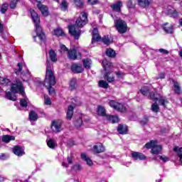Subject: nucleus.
Returning <instances> with one entry per match:
<instances>
[{
    "label": "nucleus",
    "instance_id": "de8ad7c7",
    "mask_svg": "<svg viewBox=\"0 0 182 182\" xmlns=\"http://www.w3.org/2000/svg\"><path fill=\"white\" fill-rule=\"evenodd\" d=\"M115 74L118 79H123L125 76L124 73L121 72V71H118V72L115 73Z\"/></svg>",
    "mask_w": 182,
    "mask_h": 182
},
{
    "label": "nucleus",
    "instance_id": "473e14b6",
    "mask_svg": "<svg viewBox=\"0 0 182 182\" xmlns=\"http://www.w3.org/2000/svg\"><path fill=\"white\" fill-rule=\"evenodd\" d=\"M106 55L109 58H116V51L112 48H108L106 50Z\"/></svg>",
    "mask_w": 182,
    "mask_h": 182
},
{
    "label": "nucleus",
    "instance_id": "338daca9",
    "mask_svg": "<svg viewBox=\"0 0 182 182\" xmlns=\"http://www.w3.org/2000/svg\"><path fill=\"white\" fill-rule=\"evenodd\" d=\"M4 181H5V178L0 176V182H4Z\"/></svg>",
    "mask_w": 182,
    "mask_h": 182
},
{
    "label": "nucleus",
    "instance_id": "4468645a",
    "mask_svg": "<svg viewBox=\"0 0 182 182\" xmlns=\"http://www.w3.org/2000/svg\"><path fill=\"white\" fill-rule=\"evenodd\" d=\"M105 146H103V144H102V143H97L92 147V151L94 153H97V154L103 153L105 151Z\"/></svg>",
    "mask_w": 182,
    "mask_h": 182
},
{
    "label": "nucleus",
    "instance_id": "c85d7f7f",
    "mask_svg": "<svg viewBox=\"0 0 182 182\" xmlns=\"http://www.w3.org/2000/svg\"><path fill=\"white\" fill-rule=\"evenodd\" d=\"M83 66L85 69H90L92 66V60L90 58H85L82 60Z\"/></svg>",
    "mask_w": 182,
    "mask_h": 182
},
{
    "label": "nucleus",
    "instance_id": "f257e3e1",
    "mask_svg": "<svg viewBox=\"0 0 182 182\" xmlns=\"http://www.w3.org/2000/svg\"><path fill=\"white\" fill-rule=\"evenodd\" d=\"M53 69V64L50 61H47L44 86L48 89L50 96H55L56 95L55 88L53 87V86L56 85V80Z\"/></svg>",
    "mask_w": 182,
    "mask_h": 182
},
{
    "label": "nucleus",
    "instance_id": "680f3d73",
    "mask_svg": "<svg viewBox=\"0 0 182 182\" xmlns=\"http://www.w3.org/2000/svg\"><path fill=\"white\" fill-rule=\"evenodd\" d=\"M127 6L129 8H133V1H132V0H129L128 2H127Z\"/></svg>",
    "mask_w": 182,
    "mask_h": 182
},
{
    "label": "nucleus",
    "instance_id": "c9c22d12",
    "mask_svg": "<svg viewBox=\"0 0 182 182\" xmlns=\"http://www.w3.org/2000/svg\"><path fill=\"white\" fill-rule=\"evenodd\" d=\"M102 42L103 43H105V45H110V43H112V42H113V39L110 38L109 37V36H104L102 38Z\"/></svg>",
    "mask_w": 182,
    "mask_h": 182
},
{
    "label": "nucleus",
    "instance_id": "9d476101",
    "mask_svg": "<svg viewBox=\"0 0 182 182\" xmlns=\"http://www.w3.org/2000/svg\"><path fill=\"white\" fill-rule=\"evenodd\" d=\"M110 107H113L115 110H118V112H126V107L122 103H119L117 102H114L113 100L110 101L109 103Z\"/></svg>",
    "mask_w": 182,
    "mask_h": 182
},
{
    "label": "nucleus",
    "instance_id": "0e129e2a",
    "mask_svg": "<svg viewBox=\"0 0 182 182\" xmlns=\"http://www.w3.org/2000/svg\"><path fill=\"white\" fill-rule=\"evenodd\" d=\"M141 124H142V126H144V124H147V119L141 121Z\"/></svg>",
    "mask_w": 182,
    "mask_h": 182
},
{
    "label": "nucleus",
    "instance_id": "79ce46f5",
    "mask_svg": "<svg viewBox=\"0 0 182 182\" xmlns=\"http://www.w3.org/2000/svg\"><path fill=\"white\" fill-rule=\"evenodd\" d=\"M160 107H159V105H157V103H154L151 105V110L152 112H154V113H157V112H159Z\"/></svg>",
    "mask_w": 182,
    "mask_h": 182
},
{
    "label": "nucleus",
    "instance_id": "6e6552de",
    "mask_svg": "<svg viewBox=\"0 0 182 182\" xmlns=\"http://www.w3.org/2000/svg\"><path fill=\"white\" fill-rule=\"evenodd\" d=\"M114 25L119 33H126L127 32V23L119 18L114 21Z\"/></svg>",
    "mask_w": 182,
    "mask_h": 182
},
{
    "label": "nucleus",
    "instance_id": "bf43d9fd",
    "mask_svg": "<svg viewBox=\"0 0 182 182\" xmlns=\"http://www.w3.org/2000/svg\"><path fill=\"white\" fill-rule=\"evenodd\" d=\"M4 23H2V21L0 20V33H4Z\"/></svg>",
    "mask_w": 182,
    "mask_h": 182
},
{
    "label": "nucleus",
    "instance_id": "13d9d810",
    "mask_svg": "<svg viewBox=\"0 0 182 182\" xmlns=\"http://www.w3.org/2000/svg\"><path fill=\"white\" fill-rule=\"evenodd\" d=\"M8 82V79L4 78V77H0V83L1 85H5V83Z\"/></svg>",
    "mask_w": 182,
    "mask_h": 182
},
{
    "label": "nucleus",
    "instance_id": "cd10ccee",
    "mask_svg": "<svg viewBox=\"0 0 182 182\" xmlns=\"http://www.w3.org/2000/svg\"><path fill=\"white\" fill-rule=\"evenodd\" d=\"M73 106L70 105L68 106V110H67V119L68 120H72V117H73Z\"/></svg>",
    "mask_w": 182,
    "mask_h": 182
},
{
    "label": "nucleus",
    "instance_id": "6ab92c4d",
    "mask_svg": "<svg viewBox=\"0 0 182 182\" xmlns=\"http://www.w3.org/2000/svg\"><path fill=\"white\" fill-rule=\"evenodd\" d=\"M164 31L166 33H173L174 28H173V25L166 23L164 24Z\"/></svg>",
    "mask_w": 182,
    "mask_h": 182
},
{
    "label": "nucleus",
    "instance_id": "ea45409f",
    "mask_svg": "<svg viewBox=\"0 0 182 182\" xmlns=\"http://www.w3.org/2000/svg\"><path fill=\"white\" fill-rule=\"evenodd\" d=\"M72 171H80L82 170V166L79 164H76L71 168Z\"/></svg>",
    "mask_w": 182,
    "mask_h": 182
},
{
    "label": "nucleus",
    "instance_id": "412c9836",
    "mask_svg": "<svg viewBox=\"0 0 182 182\" xmlns=\"http://www.w3.org/2000/svg\"><path fill=\"white\" fill-rule=\"evenodd\" d=\"M97 112L99 116H102L106 119V117L107 116V114H106V109L103 106L99 105L97 109Z\"/></svg>",
    "mask_w": 182,
    "mask_h": 182
},
{
    "label": "nucleus",
    "instance_id": "f03ea898",
    "mask_svg": "<svg viewBox=\"0 0 182 182\" xmlns=\"http://www.w3.org/2000/svg\"><path fill=\"white\" fill-rule=\"evenodd\" d=\"M31 15L33 23H35L36 36L33 37L34 42H39L40 45L42 43H46V37L45 36V33L42 31V27L39 25V22L41 19L39 18V16L35 12V10H30Z\"/></svg>",
    "mask_w": 182,
    "mask_h": 182
},
{
    "label": "nucleus",
    "instance_id": "3c124183",
    "mask_svg": "<svg viewBox=\"0 0 182 182\" xmlns=\"http://www.w3.org/2000/svg\"><path fill=\"white\" fill-rule=\"evenodd\" d=\"M20 105L21 107H26V106H28V102L26 101V100L22 99L20 101Z\"/></svg>",
    "mask_w": 182,
    "mask_h": 182
},
{
    "label": "nucleus",
    "instance_id": "4be33fe9",
    "mask_svg": "<svg viewBox=\"0 0 182 182\" xmlns=\"http://www.w3.org/2000/svg\"><path fill=\"white\" fill-rule=\"evenodd\" d=\"M173 151H175V153L179 157V161L181 163L182 165V147L175 146L173 148Z\"/></svg>",
    "mask_w": 182,
    "mask_h": 182
},
{
    "label": "nucleus",
    "instance_id": "9b49d317",
    "mask_svg": "<svg viewBox=\"0 0 182 182\" xmlns=\"http://www.w3.org/2000/svg\"><path fill=\"white\" fill-rule=\"evenodd\" d=\"M36 2H38V4H37V8L41 12L43 16H48L49 15V9H48V6L41 3L42 2V0H36Z\"/></svg>",
    "mask_w": 182,
    "mask_h": 182
},
{
    "label": "nucleus",
    "instance_id": "4c0bfd02",
    "mask_svg": "<svg viewBox=\"0 0 182 182\" xmlns=\"http://www.w3.org/2000/svg\"><path fill=\"white\" fill-rule=\"evenodd\" d=\"M47 144L50 149L56 147V142L53 139H50L47 141Z\"/></svg>",
    "mask_w": 182,
    "mask_h": 182
},
{
    "label": "nucleus",
    "instance_id": "5701e85b",
    "mask_svg": "<svg viewBox=\"0 0 182 182\" xmlns=\"http://www.w3.org/2000/svg\"><path fill=\"white\" fill-rule=\"evenodd\" d=\"M118 133L119 134H127V126L119 124L117 128Z\"/></svg>",
    "mask_w": 182,
    "mask_h": 182
},
{
    "label": "nucleus",
    "instance_id": "603ef678",
    "mask_svg": "<svg viewBox=\"0 0 182 182\" xmlns=\"http://www.w3.org/2000/svg\"><path fill=\"white\" fill-rule=\"evenodd\" d=\"M97 35H99V31L97 30V28H94L92 31L93 39H95Z\"/></svg>",
    "mask_w": 182,
    "mask_h": 182
},
{
    "label": "nucleus",
    "instance_id": "8fccbe9b",
    "mask_svg": "<svg viewBox=\"0 0 182 182\" xmlns=\"http://www.w3.org/2000/svg\"><path fill=\"white\" fill-rule=\"evenodd\" d=\"M51 104H52V102L50 101V98H49V97L45 95L44 96V105H49Z\"/></svg>",
    "mask_w": 182,
    "mask_h": 182
},
{
    "label": "nucleus",
    "instance_id": "7c9ffc66",
    "mask_svg": "<svg viewBox=\"0 0 182 182\" xmlns=\"http://www.w3.org/2000/svg\"><path fill=\"white\" fill-rule=\"evenodd\" d=\"M106 119L109 120V122H111V123H117V122H119V117L113 115H107Z\"/></svg>",
    "mask_w": 182,
    "mask_h": 182
},
{
    "label": "nucleus",
    "instance_id": "c756f323",
    "mask_svg": "<svg viewBox=\"0 0 182 182\" xmlns=\"http://www.w3.org/2000/svg\"><path fill=\"white\" fill-rule=\"evenodd\" d=\"M105 79L107 80L109 83H112V82H114V76L112 73H107L105 74Z\"/></svg>",
    "mask_w": 182,
    "mask_h": 182
},
{
    "label": "nucleus",
    "instance_id": "a878e982",
    "mask_svg": "<svg viewBox=\"0 0 182 182\" xmlns=\"http://www.w3.org/2000/svg\"><path fill=\"white\" fill-rule=\"evenodd\" d=\"M73 163V160L72 159V156H68L66 159H64L62 163V166L68 168L69 164H72Z\"/></svg>",
    "mask_w": 182,
    "mask_h": 182
},
{
    "label": "nucleus",
    "instance_id": "a211bd4d",
    "mask_svg": "<svg viewBox=\"0 0 182 182\" xmlns=\"http://www.w3.org/2000/svg\"><path fill=\"white\" fill-rule=\"evenodd\" d=\"M71 69L75 73H82V72H83V67L77 64H73L71 66Z\"/></svg>",
    "mask_w": 182,
    "mask_h": 182
},
{
    "label": "nucleus",
    "instance_id": "dca6fc26",
    "mask_svg": "<svg viewBox=\"0 0 182 182\" xmlns=\"http://www.w3.org/2000/svg\"><path fill=\"white\" fill-rule=\"evenodd\" d=\"M173 92L176 93V95H181L182 90L181 86H180V83L176 80H173Z\"/></svg>",
    "mask_w": 182,
    "mask_h": 182
},
{
    "label": "nucleus",
    "instance_id": "774afa93",
    "mask_svg": "<svg viewBox=\"0 0 182 182\" xmlns=\"http://www.w3.org/2000/svg\"><path fill=\"white\" fill-rule=\"evenodd\" d=\"M179 56H181V58H182V50L179 51Z\"/></svg>",
    "mask_w": 182,
    "mask_h": 182
},
{
    "label": "nucleus",
    "instance_id": "4d7b16f0",
    "mask_svg": "<svg viewBox=\"0 0 182 182\" xmlns=\"http://www.w3.org/2000/svg\"><path fill=\"white\" fill-rule=\"evenodd\" d=\"M165 77V74L164 73H161L159 74V75L156 77V80H159V79H164Z\"/></svg>",
    "mask_w": 182,
    "mask_h": 182
},
{
    "label": "nucleus",
    "instance_id": "39448f33",
    "mask_svg": "<svg viewBox=\"0 0 182 182\" xmlns=\"http://www.w3.org/2000/svg\"><path fill=\"white\" fill-rule=\"evenodd\" d=\"M141 93L144 96H147L149 99L154 100V102H156V100H159V104H161V106H164V107H167V105H168V101L166 99L161 98L159 100V97H157V94L150 93V90H149V87H143L141 89Z\"/></svg>",
    "mask_w": 182,
    "mask_h": 182
},
{
    "label": "nucleus",
    "instance_id": "393cba45",
    "mask_svg": "<svg viewBox=\"0 0 182 182\" xmlns=\"http://www.w3.org/2000/svg\"><path fill=\"white\" fill-rule=\"evenodd\" d=\"M81 158L84 160V161H86L87 166H89L90 167H92V166H93V161H92V159H90V158H89L86 155V154H82Z\"/></svg>",
    "mask_w": 182,
    "mask_h": 182
},
{
    "label": "nucleus",
    "instance_id": "e433bc0d",
    "mask_svg": "<svg viewBox=\"0 0 182 182\" xmlns=\"http://www.w3.org/2000/svg\"><path fill=\"white\" fill-rule=\"evenodd\" d=\"M99 86L100 87H102L103 89H107V87H109V84L105 80H100Z\"/></svg>",
    "mask_w": 182,
    "mask_h": 182
},
{
    "label": "nucleus",
    "instance_id": "c03bdc74",
    "mask_svg": "<svg viewBox=\"0 0 182 182\" xmlns=\"http://www.w3.org/2000/svg\"><path fill=\"white\" fill-rule=\"evenodd\" d=\"M19 2V0H11L10 3L11 9H15L16 8V4Z\"/></svg>",
    "mask_w": 182,
    "mask_h": 182
},
{
    "label": "nucleus",
    "instance_id": "72a5a7b5",
    "mask_svg": "<svg viewBox=\"0 0 182 182\" xmlns=\"http://www.w3.org/2000/svg\"><path fill=\"white\" fill-rule=\"evenodd\" d=\"M29 119L31 122H36L38 120V114L34 111H31L29 113Z\"/></svg>",
    "mask_w": 182,
    "mask_h": 182
},
{
    "label": "nucleus",
    "instance_id": "58836bf2",
    "mask_svg": "<svg viewBox=\"0 0 182 182\" xmlns=\"http://www.w3.org/2000/svg\"><path fill=\"white\" fill-rule=\"evenodd\" d=\"M63 30L61 28H56L54 30V35L55 36H63Z\"/></svg>",
    "mask_w": 182,
    "mask_h": 182
},
{
    "label": "nucleus",
    "instance_id": "09e8293b",
    "mask_svg": "<svg viewBox=\"0 0 182 182\" xmlns=\"http://www.w3.org/2000/svg\"><path fill=\"white\" fill-rule=\"evenodd\" d=\"M100 41H102V37H100L99 34H97L95 39H93V36H92V43H95V42H100Z\"/></svg>",
    "mask_w": 182,
    "mask_h": 182
},
{
    "label": "nucleus",
    "instance_id": "a19ab883",
    "mask_svg": "<svg viewBox=\"0 0 182 182\" xmlns=\"http://www.w3.org/2000/svg\"><path fill=\"white\" fill-rule=\"evenodd\" d=\"M70 87L71 90L76 89V79L73 78L70 82Z\"/></svg>",
    "mask_w": 182,
    "mask_h": 182
},
{
    "label": "nucleus",
    "instance_id": "f8f14e48",
    "mask_svg": "<svg viewBox=\"0 0 182 182\" xmlns=\"http://www.w3.org/2000/svg\"><path fill=\"white\" fill-rule=\"evenodd\" d=\"M51 129L55 133H59L62 130V121H53L51 124Z\"/></svg>",
    "mask_w": 182,
    "mask_h": 182
},
{
    "label": "nucleus",
    "instance_id": "49530a36",
    "mask_svg": "<svg viewBox=\"0 0 182 182\" xmlns=\"http://www.w3.org/2000/svg\"><path fill=\"white\" fill-rule=\"evenodd\" d=\"M61 9L62 11H67L68 10V2L63 0L61 3Z\"/></svg>",
    "mask_w": 182,
    "mask_h": 182
},
{
    "label": "nucleus",
    "instance_id": "0eeeda50",
    "mask_svg": "<svg viewBox=\"0 0 182 182\" xmlns=\"http://www.w3.org/2000/svg\"><path fill=\"white\" fill-rule=\"evenodd\" d=\"M156 140H152L145 144L146 149H151V154L157 156L160 154L163 150V146L158 144Z\"/></svg>",
    "mask_w": 182,
    "mask_h": 182
},
{
    "label": "nucleus",
    "instance_id": "6e6d98bb",
    "mask_svg": "<svg viewBox=\"0 0 182 182\" xmlns=\"http://www.w3.org/2000/svg\"><path fill=\"white\" fill-rule=\"evenodd\" d=\"M75 5H77V6H82V5H83V2L82 1V0H74Z\"/></svg>",
    "mask_w": 182,
    "mask_h": 182
},
{
    "label": "nucleus",
    "instance_id": "e2e57ef3",
    "mask_svg": "<svg viewBox=\"0 0 182 182\" xmlns=\"http://www.w3.org/2000/svg\"><path fill=\"white\" fill-rule=\"evenodd\" d=\"M5 159H6V155H5V154H1L0 155V159L1 160H5Z\"/></svg>",
    "mask_w": 182,
    "mask_h": 182
},
{
    "label": "nucleus",
    "instance_id": "ddd939ff",
    "mask_svg": "<svg viewBox=\"0 0 182 182\" xmlns=\"http://www.w3.org/2000/svg\"><path fill=\"white\" fill-rule=\"evenodd\" d=\"M12 151L13 153L18 157H22V156L25 155V149H23V147L15 146H14Z\"/></svg>",
    "mask_w": 182,
    "mask_h": 182
},
{
    "label": "nucleus",
    "instance_id": "7ed1b4c3",
    "mask_svg": "<svg viewBox=\"0 0 182 182\" xmlns=\"http://www.w3.org/2000/svg\"><path fill=\"white\" fill-rule=\"evenodd\" d=\"M87 23V14L82 13L81 16L76 20L75 26L68 27L69 33L74 36L75 39L80 38V30L79 28H83Z\"/></svg>",
    "mask_w": 182,
    "mask_h": 182
},
{
    "label": "nucleus",
    "instance_id": "aec40b11",
    "mask_svg": "<svg viewBox=\"0 0 182 182\" xmlns=\"http://www.w3.org/2000/svg\"><path fill=\"white\" fill-rule=\"evenodd\" d=\"M48 56L51 62H58V55H56V53H55V50H48Z\"/></svg>",
    "mask_w": 182,
    "mask_h": 182
},
{
    "label": "nucleus",
    "instance_id": "f704fd0d",
    "mask_svg": "<svg viewBox=\"0 0 182 182\" xmlns=\"http://www.w3.org/2000/svg\"><path fill=\"white\" fill-rule=\"evenodd\" d=\"M74 124L75 127H77V128L80 127V126L83 124V119H82V117L75 118V120L74 121Z\"/></svg>",
    "mask_w": 182,
    "mask_h": 182
},
{
    "label": "nucleus",
    "instance_id": "2eb2a0df",
    "mask_svg": "<svg viewBox=\"0 0 182 182\" xmlns=\"http://www.w3.org/2000/svg\"><path fill=\"white\" fill-rule=\"evenodd\" d=\"M110 6L114 12H120L122 11V6H123V3L122 1H117Z\"/></svg>",
    "mask_w": 182,
    "mask_h": 182
},
{
    "label": "nucleus",
    "instance_id": "1a4fd4ad",
    "mask_svg": "<svg viewBox=\"0 0 182 182\" xmlns=\"http://www.w3.org/2000/svg\"><path fill=\"white\" fill-rule=\"evenodd\" d=\"M68 53L69 59H71L72 60L82 58V54L77 51V48L70 50L68 52Z\"/></svg>",
    "mask_w": 182,
    "mask_h": 182
},
{
    "label": "nucleus",
    "instance_id": "a18cd8bd",
    "mask_svg": "<svg viewBox=\"0 0 182 182\" xmlns=\"http://www.w3.org/2000/svg\"><path fill=\"white\" fill-rule=\"evenodd\" d=\"M158 157L164 163H167V161H170V158H168V156L162 155V156H159Z\"/></svg>",
    "mask_w": 182,
    "mask_h": 182
},
{
    "label": "nucleus",
    "instance_id": "69168bd1",
    "mask_svg": "<svg viewBox=\"0 0 182 182\" xmlns=\"http://www.w3.org/2000/svg\"><path fill=\"white\" fill-rule=\"evenodd\" d=\"M172 16H173V18H177V16H178V14L177 13V11H174L172 14Z\"/></svg>",
    "mask_w": 182,
    "mask_h": 182
},
{
    "label": "nucleus",
    "instance_id": "423d86ee",
    "mask_svg": "<svg viewBox=\"0 0 182 182\" xmlns=\"http://www.w3.org/2000/svg\"><path fill=\"white\" fill-rule=\"evenodd\" d=\"M18 69L16 70L15 73L17 75L21 74V77L24 82H28L29 79H31V73H29V70L26 67V64L25 63H18L17 64Z\"/></svg>",
    "mask_w": 182,
    "mask_h": 182
},
{
    "label": "nucleus",
    "instance_id": "37998d69",
    "mask_svg": "<svg viewBox=\"0 0 182 182\" xmlns=\"http://www.w3.org/2000/svg\"><path fill=\"white\" fill-rule=\"evenodd\" d=\"M9 6V5L8 4V3H4L1 6V14H5V12H6V11H8V7Z\"/></svg>",
    "mask_w": 182,
    "mask_h": 182
},
{
    "label": "nucleus",
    "instance_id": "864d4df0",
    "mask_svg": "<svg viewBox=\"0 0 182 182\" xmlns=\"http://www.w3.org/2000/svg\"><path fill=\"white\" fill-rule=\"evenodd\" d=\"M158 52H160V53H163V55H168V50H167L164 48L159 49Z\"/></svg>",
    "mask_w": 182,
    "mask_h": 182
},
{
    "label": "nucleus",
    "instance_id": "b1692460",
    "mask_svg": "<svg viewBox=\"0 0 182 182\" xmlns=\"http://www.w3.org/2000/svg\"><path fill=\"white\" fill-rule=\"evenodd\" d=\"M151 2V0H138V4L141 8H147Z\"/></svg>",
    "mask_w": 182,
    "mask_h": 182
},
{
    "label": "nucleus",
    "instance_id": "20e7f679",
    "mask_svg": "<svg viewBox=\"0 0 182 182\" xmlns=\"http://www.w3.org/2000/svg\"><path fill=\"white\" fill-rule=\"evenodd\" d=\"M11 92H7L6 93V97L9 99V100H13L15 102L16 100V95L15 93H19L23 96L25 95V92L23 91V85L22 82L19 80H16V83L11 85Z\"/></svg>",
    "mask_w": 182,
    "mask_h": 182
},
{
    "label": "nucleus",
    "instance_id": "bb28decb",
    "mask_svg": "<svg viewBox=\"0 0 182 182\" xmlns=\"http://www.w3.org/2000/svg\"><path fill=\"white\" fill-rule=\"evenodd\" d=\"M102 66L105 70H112V63L107 61V60H103Z\"/></svg>",
    "mask_w": 182,
    "mask_h": 182
},
{
    "label": "nucleus",
    "instance_id": "5fc2aeb1",
    "mask_svg": "<svg viewBox=\"0 0 182 182\" xmlns=\"http://www.w3.org/2000/svg\"><path fill=\"white\" fill-rule=\"evenodd\" d=\"M60 52H68V48H66V46L65 45H61L60 46Z\"/></svg>",
    "mask_w": 182,
    "mask_h": 182
},
{
    "label": "nucleus",
    "instance_id": "052dcab7",
    "mask_svg": "<svg viewBox=\"0 0 182 182\" xmlns=\"http://www.w3.org/2000/svg\"><path fill=\"white\" fill-rule=\"evenodd\" d=\"M88 4H90V5H95V4H97V0H87Z\"/></svg>",
    "mask_w": 182,
    "mask_h": 182
},
{
    "label": "nucleus",
    "instance_id": "f3484780",
    "mask_svg": "<svg viewBox=\"0 0 182 182\" xmlns=\"http://www.w3.org/2000/svg\"><path fill=\"white\" fill-rule=\"evenodd\" d=\"M132 156L135 160H146V156L142 153L132 152Z\"/></svg>",
    "mask_w": 182,
    "mask_h": 182
},
{
    "label": "nucleus",
    "instance_id": "2f4dec72",
    "mask_svg": "<svg viewBox=\"0 0 182 182\" xmlns=\"http://www.w3.org/2000/svg\"><path fill=\"white\" fill-rule=\"evenodd\" d=\"M12 140H15L14 136L4 135L2 136V141H4V143H9V141H11Z\"/></svg>",
    "mask_w": 182,
    "mask_h": 182
}]
</instances>
